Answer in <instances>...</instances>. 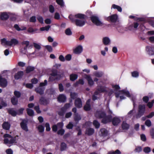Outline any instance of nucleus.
Listing matches in <instances>:
<instances>
[{"instance_id": "1", "label": "nucleus", "mask_w": 154, "mask_h": 154, "mask_svg": "<svg viewBox=\"0 0 154 154\" xmlns=\"http://www.w3.org/2000/svg\"><path fill=\"white\" fill-rule=\"evenodd\" d=\"M3 137L4 138V143L5 144H11L14 143L16 142V137H13L9 134H5L3 136Z\"/></svg>"}, {"instance_id": "2", "label": "nucleus", "mask_w": 154, "mask_h": 154, "mask_svg": "<svg viewBox=\"0 0 154 154\" xmlns=\"http://www.w3.org/2000/svg\"><path fill=\"white\" fill-rule=\"evenodd\" d=\"M145 105H139L138 106V113L136 115L137 119L140 118L143 115L145 111Z\"/></svg>"}, {"instance_id": "3", "label": "nucleus", "mask_w": 154, "mask_h": 154, "mask_svg": "<svg viewBox=\"0 0 154 154\" xmlns=\"http://www.w3.org/2000/svg\"><path fill=\"white\" fill-rule=\"evenodd\" d=\"M90 19L92 22L97 26H102L103 23L100 21L98 17L96 16L90 17Z\"/></svg>"}, {"instance_id": "4", "label": "nucleus", "mask_w": 154, "mask_h": 154, "mask_svg": "<svg viewBox=\"0 0 154 154\" xmlns=\"http://www.w3.org/2000/svg\"><path fill=\"white\" fill-rule=\"evenodd\" d=\"M112 119V115H106L105 114V116L102 118L101 122L103 124H106L111 122Z\"/></svg>"}, {"instance_id": "5", "label": "nucleus", "mask_w": 154, "mask_h": 154, "mask_svg": "<svg viewBox=\"0 0 154 154\" xmlns=\"http://www.w3.org/2000/svg\"><path fill=\"white\" fill-rule=\"evenodd\" d=\"M105 112L101 110H97L95 113V116L97 118L102 119L105 116Z\"/></svg>"}, {"instance_id": "6", "label": "nucleus", "mask_w": 154, "mask_h": 154, "mask_svg": "<svg viewBox=\"0 0 154 154\" xmlns=\"http://www.w3.org/2000/svg\"><path fill=\"white\" fill-rule=\"evenodd\" d=\"M118 19V16L117 14H112L106 18V20L112 23H116Z\"/></svg>"}, {"instance_id": "7", "label": "nucleus", "mask_w": 154, "mask_h": 154, "mask_svg": "<svg viewBox=\"0 0 154 154\" xmlns=\"http://www.w3.org/2000/svg\"><path fill=\"white\" fill-rule=\"evenodd\" d=\"M8 85V82L7 79L3 78L2 76L0 75V86L2 88L6 87Z\"/></svg>"}, {"instance_id": "8", "label": "nucleus", "mask_w": 154, "mask_h": 154, "mask_svg": "<svg viewBox=\"0 0 154 154\" xmlns=\"http://www.w3.org/2000/svg\"><path fill=\"white\" fill-rule=\"evenodd\" d=\"M106 91L105 87L102 86H100L97 88L94 92V94L96 95H98L99 94L103 93Z\"/></svg>"}, {"instance_id": "9", "label": "nucleus", "mask_w": 154, "mask_h": 154, "mask_svg": "<svg viewBox=\"0 0 154 154\" xmlns=\"http://www.w3.org/2000/svg\"><path fill=\"white\" fill-rule=\"evenodd\" d=\"M27 125V121L26 120H23L20 124V126L22 129L26 132L28 131L29 130Z\"/></svg>"}, {"instance_id": "10", "label": "nucleus", "mask_w": 154, "mask_h": 154, "mask_svg": "<svg viewBox=\"0 0 154 154\" xmlns=\"http://www.w3.org/2000/svg\"><path fill=\"white\" fill-rule=\"evenodd\" d=\"M85 22L86 20L77 19L75 20V23L76 26L82 27L85 25Z\"/></svg>"}, {"instance_id": "11", "label": "nucleus", "mask_w": 154, "mask_h": 154, "mask_svg": "<svg viewBox=\"0 0 154 154\" xmlns=\"http://www.w3.org/2000/svg\"><path fill=\"white\" fill-rule=\"evenodd\" d=\"M82 51L83 48L81 45H78L73 50L74 53L76 54H80L82 52Z\"/></svg>"}, {"instance_id": "12", "label": "nucleus", "mask_w": 154, "mask_h": 154, "mask_svg": "<svg viewBox=\"0 0 154 154\" xmlns=\"http://www.w3.org/2000/svg\"><path fill=\"white\" fill-rule=\"evenodd\" d=\"M39 103L41 104L46 105L49 104V100L47 98L42 97L39 100Z\"/></svg>"}, {"instance_id": "13", "label": "nucleus", "mask_w": 154, "mask_h": 154, "mask_svg": "<svg viewBox=\"0 0 154 154\" xmlns=\"http://www.w3.org/2000/svg\"><path fill=\"white\" fill-rule=\"evenodd\" d=\"M9 17V15L6 12L2 13L0 15V20L3 21L7 20Z\"/></svg>"}, {"instance_id": "14", "label": "nucleus", "mask_w": 154, "mask_h": 154, "mask_svg": "<svg viewBox=\"0 0 154 154\" xmlns=\"http://www.w3.org/2000/svg\"><path fill=\"white\" fill-rule=\"evenodd\" d=\"M74 104L75 106L78 108H80L82 106V102L80 98H77L75 100Z\"/></svg>"}, {"instance_id": "15", "label": "nucleus", "mask_w": 154, "mask_h": 154, "mask_svg": "<svg viewBox=\"0 0 154 154\" xmlns=\"http://www.w3.org/2000/svg\"><path fill=\"white\" fill-rule=\"evenodd\" d=\"M111 122L113 125L116 126L120 122L121 120L119 118L117 117H114L113 118L112 117Z\"/></svg>"}, {"instance_id": "16", "label": "nucleus", "mask_w": 154, "mask_h": 154, "mask_svg": "<svg viewBox=\"0 0 154 154\" xmlns=\"http://www.w3.org/2000/svg\"><path fill=\"white\" fill-rule=\"evenodd\" d=\"M57 101L60 103H64L66 100V96L63 94H60L57 97Z\"/></svg>"}, {"instance_id": "17", "label": "nucleus", "mask_w": 154, "mask_h": 154, "mask_svg": "<svg viewBox=\"0 0 154 154\" xmlns=\"http://www.w3.org/2000/svg\"><path fill=\"white\" fill-rule=\"evenodd\" d=\"M90 99H88L86 101L85 104L84 106V109L85 111H89L91 109V106L90 104Z\"/></svg>"}, {"instance_id": "18", "label": "nucleus", "mask_w": 154, "mask_h": 154, "mask_svg": "<svg viewBox=\"0 0 154 154\" xmlns=\"http://www.w3.org/2000/svg\"><path fill=\"white\" fill-rule=\"evenodd\" d=\"M75 18L79 19L86 20V18L87 17L85 14L78 13L75 14L74 16Z\"/></svg>"}, {"instance_id": "19", "label": "nucleus", "mask_w": 154, "mask_h": 154, "mask_svg": "<svg viewBox=\"0 0 154 154\" xmlns=\"http://www.w3.org/2000/svg\"><path fill=\"white\" fill-rule=\"evenodd\" d=\"M8 113L13 117H15L17 115V112L14 110V108H11L7 109Z\"/></svg>"}, {"instance_id": "20", "label": "nucleus", "mask_w": 154, "mask_h": 154, "mask_svg": "<svg viewBox=\"0 0 154 154\" xmlns=\"http://www.w3.org/2000/svg\"><path fill=\"white\" fill-rule=\"evenodd\" d=\"M146 50L147 51L149 54L150 55H154V48L149 46L146 47Z\"/></svg>"}, {"instance_id": "21", "label": "nucleus", "mask_w": 154, "mask_h": 154, "mask_svg": "<svg viewBox=\"0 0 154 154\" xmlns=\"http://www.w3.org/2000/svg\"><path fill=\"white\" fill-rule=\"evenodd\" d=\"M23 74V71H19L14 75V79L16 80H18L22 78Z\"/></svg>"}, {"instance_id": "22", "label": "nucleus", "mask_w": 154, "mask_h": 154, "mask_svg": "<svg viewBox=\"0 0 154 154\" xmlns=\"http://www.w3.org/2000/svg\"><path fill=\"white\" fill-rule=\"evenodd\" d=\"M85 78L87 80L88 84L89 85L92 86L94 85V81L90 75H86Z\"/></svg>"}, {"instance_id": "23", "label": "nucleus", "mask_w": 154, "mask_h": 154, "mask_svg": "<svg viewBox=\"0 0 154 154\" xmlns=\"http://www.w3.org/2000/svg\"><path fill=\"white\" fill-rule=\"evenodd\" d=\"M9 46L12 45H17L19 43L18 41L15 38L11 39L10 41H9Z\"/></svg>"}, {"instance_id": "24", "label": "nucleus", "mask_w": 154, "mask_h": 154, "mask_svg": "<svg viewBox=\"0 0 154 154\" xmlns=\"http://www.w3.org/2000/svg\"><path fill=\"white\" fill-rule=\"evenodd\" d=\"M11 125L8 122H5L2 125L3 128L6 130H8L10 127Z\"/></svg>"}, {"instance_id": "25", "label": "nucleus", "mask_w": 154, "mask_h": 154, "mask_svg": "<svg viewBox=\"0 0 154 154\" xmlns=\"http://www.w3.org/2000/svg\"><path fill=\"white\" fill-rule=\"evenodd\" d=\"M11 102L14 106L17 105L18 103V99L15 96H13L11 99Z\"/></svg>"}, {"instance_id": "26", "label": "nucleus", "mask_w": 154, "mask_h": 154, "mask_svg": "<svg viewBox=\"0 0 154 154\" xmlns=\"http://www.w3.org/2000/svg\"><path fill=\"white\" fill-rule=\"evenodd\" d=\"M94 131V130L92 128H88L86 130L85 134L88 136H91L93 134Z\"/></svg>"}, {"instance_id": "27", "label": "nucleus", "mask_w": 154, "mask_h": 154, "mask_svg": "<svg viewBox=\"0 0 154 154\" xmlns=\"http://www.w3.org/2000/svg\"><path fill=\"white\" fill-rule=\"evenodd\" d=\"M74 119L75 122H78L82 118L78 113H77L74 114Z\"/></svg>"}, {"instance_id": "28", "label": "nucleus", "mask_w": 154, "mask_h": 154, "mask_svg": "<svg viewBox=\"0 0 154 154\" xmlns=\"http://www.w3.org/2000/svg\"><path fill=\"white\" fill-rule=\"evenodd\" d=\"M122 127L123 130H128L129 127V125L125 121H123L122 124Z\"/></svg>"}, {"instance_id": "29", "label": "nucleus", "mask_w": 154, "mask_h": 154, "mask_svg": "<svg viewBox=\"0 0 154 154\" xmlns=\"http://www.w3.org/2000/svg\"><path fill=\"white\" fill-rule=\"evenodd\" d=\"M78 77V75L76 74H71L69 76L70 80L72 81H74L77 79Z\"/></svg>"}, {"instance_id": "30", "label": "nucleus", "mask_w": 154, "mask_h": 154, "mask_svg": "<svg viewBox=\"0 0 154 154\" xmlns=\"http://www.w3.org/2000/svg\"><path fill=\"white\" fill-rule=\"evenodd\" d=\"M100 131L102 136L106 137L107 136L108 132L106 129L104 128H101L100 129Z\"/></svg>"}, {"instance_id": "31", "label": "nucleus", "mask_w": 154, "mask_h": 154, "mask_svg": "<svg viewBox=\"0 0 154 154\" xmlns=\"http://www.w3.org/2000/svg\"><path fill=\"white\" fill-rule=\"evenodd\" d=\"M27 114L30 116H32L34 115V112L33 110L27 108L26 109Z\"/></svg>"}, {"instance_id": "32", "label": "nucleus", "mask_w": 154, "mask_h": 154, "mask_svg": "<svg viewBox=\"0 0 154 154\" xmlns=\"http://www.w3.org/2000/svg\"><path fill=\"white\" fill-rule=\"evenodd\" d=\"M103 42L104 45H107L110 42V40L108 37H106L103 38Z\"/></svg>"}, {"instance_id": "33", "label": "nucleus", "mask_w": 154, "mask_h": 154, "mask_svg": "<svg viewBox=\"0 0 154 154\" xmlns=\"http://www.w3.org/2000/svg\"><path fill=\"white\" fill-rule=\"evenodd\" d=\"M35 67L31 66H28L26 69V72L27 73H29L31 72L34 71L35 69Z\"/></svg>"}, {"instance_id": "34", "label": "nucleus", "mask_w": 154, "mask_h": 154, "mask_svg": "<svg viewBox=\"0 0 154 154\" xmlns=\"http://www.w3.org/2000/svg\"><path fill=\"white\" fill-rule=\"evenodd\" d=\"M121 92V94H125V95L128 97H130L131 95L129 92L128 91H127L125 90H122L119 91Z\"/></svg>"}, {"instance_id": "35", "label": "nucleus", "mask_w": 154, "mask_h": 154, "mask_svg": "<svg viewBox=\"0 0 154 154\" xmlns=\"http://www.w3.org/2000/svg\"><path fill=\"white\" fill-rule=\"evenodd\" d=\"M66 145L65 143L62 142L61 143L60 146V150L63 151L65 150L66 148Z\"/></svg>"}, {"instance_id": "36", "label": "nucleus", "mask_w": 154, "mask_h": 154, "mask_svg": "<svg viewBox=\"0 0 154 154\" xmlns=\"http://www.w3.org/2000/svg\"><path fill=\"white\" fill-rule=\"evenodd\" d=\"M103 73L102 72H96L94 73L95 76L97 77H101L103 75Z\"/></svg>"}, {"instance_id": "37", "label": "nucleus", "mask_w": 154, "mask_h": 154, "mask_svg": "<svg viewBox=\"0 0 154 154\" xmlns=\"http://www.w3.org/2000/svg\"><path fill=\"white\" fill-rule=\"evenodd\" d=\"M112 7L114 9H116L119 12H121L122 11V8L120 6L115 4H113Z\"/></svg>"}, {"instance_id": "38", "label": "nucleus", "mask_w": 154, "mask_h": 154, "mask_svg": "<svg viewBox=\"0 0 154 154\" xmlns=\"http://www.w3.org/2000/svg\"><path fill=\"white\" fill-rule=\"evenodd\" d=\"M1 44L2 45H7L9 46V41L6 40V39L5 38H3L1 40Z\"/></svg>"}, {"instance_id": "39", "label": "nucleus", "mask_w": 154, "mask_h": 154, "mask_svg": "<svg viewBox=\"0 0 154 154\" xmlns=\"http://www.w3.org/2000/svg\"><path fill=\"white\" fill-rule=\"evenodd\" d=\"M14 96L18 99L20 98L21 95L20 92L17 91H15L14 92Z\"/></svg>"}, {"instance_id": "40", "label": "nucleus", "mask_w": 154, "mask_h": 154, "mask_svg": "<svg viewBox=\"0 0 154 154\" xmlns=\"http://www.w3.org/2000/svg\"><path fill=\"white\" fill-rule=\"evenodd\" d=\"M51 28V26L48 25L45 27H42L40 28V30L41 31H48L49 29Z\"/></svg>"}, {"instance_id": "41", "label": "nucleus", "mask_w": 154, "mask_h": 154, "mask_svg": "<svg viewBox=\"0 0 154 154\" xmlns=\"http://www.w3.org/2000/svg\"><path fill=\"white\" fill-rule=\"evenodd\" d=\"M65 132V130L63 128H61V129H60L57 131V133L59 135L63 136Z\"/></svg>"}, {"instance_id": "42", "label": "nucleus", "mask_w": 154, "mask_h": 154, "mask_svg": "<svg viewBox=\"0 0 154 154\" xmlns=\"http://www.w3.org/2000/svg\"><path fill=\"white\" fill-rule=\"evenodd\" d=\"M93 125L96 128H98L100 126V124L97 120H94L93 122Z\"/></svg>"}, {"instance_id": "43", "label": "nucleus", "mask_w": 154, "mask_h": 154, "mask_svg": "<svg viewBox=\"0 0 154 154\" xmlns=\"http://www.w3.org/2000/svg\"><path fill=\"white\" fill-rule=\"evenodd\" d=\"M70 106L71 105L70 103H66L64 105V106L61 108V109L66 111V110L69 109L70 107Z\"/></svg>"}, {"instance_id": "44", "label": "nucleus", "mask_w": 154, "mask_h": 154, "mask_svg": "<svg viewBox=\"0 0 154 154\" xmlns=\"http://www.w3.org/2000/svg\"><path fill=\"white\" fill-rule=\"evenodd\" d=\"M57 3L61 7H63L64 6V2L63 0H56Z\"/></svg>"}, {"instance_id": "45", "label": "nucleus", "mask_w": 154, "mask_h": 154, "mask_svg": "<svg viewBox=\"0 0 154 154\" xmlns=\"http://www.w3.org/2000/svg\"><path fill=\"white\" fill-rule=\"evenodd\" d=\"M142 151V148L141 146H136L134 151L136 152L139 153Z\"/></svg>"}, {"instance_id": "46", "label": "nucleus", "mask_w": 154, "mask_h": 154, "mask_svg": "<svg viewBox=\"0 0 154 154\" xmlns=\"http://www.w3.org/2000/svg\"><path fill=\"white\" fill-rule=\"evenodd\" d=\"M25 109L23 108H21L17 110V115H20L23 114V111Z\"/></svg>"}, {"instance_id": "47", "label": "nucleus", "mask_w": 154, "mask_h": 154, "mask_svg": "<svg viewBox=\"0 0 154 154\" xmlns=\"http://www.w3.org/2000/svg\"><path fill=\"white\" fill-rule=\"evenodd\" d=\"M66 34L67 35H72V32L70 28H68L65 31Z\"/></svg>"}, {"instance_id": "48", "label": "nucleus", "mask_w": 154, "mask_h": 154, "mask_svg": "<svg viewBox=\"0 0 154 154\" xmlns=\"http://www.w3.org/2000/svg\"><path fill=\"white\" fill-rule=\"evenodd\" d=\"M71 98L72 99L76 98L77 96V94L75 92H71L70 94Z\"/></svg>"}, {"instance_id": "49", "label": "nucleus", "mask_w": 154, "mask_h": 154, "mask_svg": "<svg viewBox=\"0 0 154 154\" xmlns=\"http://www.w3.org/2000/svg\"><path fill=\"white\" fill-rule=\"evenodd\" d=\"M151 148L149 147H145L143 149V152L146 153H149L151 151Z\"/></svg>"}, {"instance_id": "50", "label": "nucleus", "mask_w": 154, "mask_h": 154, "mask_svg": "<svg viewBox=\"0 0 154 154\" xmlns=\"http://www.w3.org/2000/svg\"><path fill=\"white\" fill-rule=\"evenodd\" d=\"M52 76L55 77L57 75V71L56 69H54L52 71V73L50 74Z\"/></svg>"}, {"instance_id": "51", "label": "nucleus", "mask_w": 154, "mask_h": 154, "mask_svg": "<svg viewBox=\"0 0 154 154\" xmlns=\"http://www.w3.org/2000/svg\"><path fill=\"white\" fill-rule=\"evenodd\" d=\"M56 125L57 126V128L60 129L63 128L64 126L63 123L62 122H58Z\"/></svg>"}, {"instance_id": "52", "label": "nucleus", "mask_w": 154, "mask_h": 154, "mask_svg": "<svg viewBox=\"0 0 154 154\" xmlns=\"http://www.w3.org/2000/svg\"><path fill=\"white\" fill-rule=\"evenodd\" d=\"M49 9L50 12L51 13H53L54 11V8L52 5H49Z\"/></svg>"}, {"instance_id": "53", "label": "nucleus", "mask_w": 154, "mask_h": 154, "mask_svg": "<svg viewBox=\"0 0 154 154\" xmlns=\"http://www.w3.org/2000/svg\"><path fill=\"white\" fill-rule=\"evenodd\" d=\"M45 126L46 128V131H50L51 129L49 124L48 122L46 123Z\"/></svg>"}, {"instance_id": "54", "label": "nucleus", "mask_w": 154, "mask_h": 154, "mask_svg": "<svg viewBox=\"0 0 154 154\" xmlns=\"http://www.w3.org/2000/svg\"><path fill=\"white\" fill-rule=\"evenodd\" d=\"M45 48L49 52H51L53 51L51 45H47L45 46Z\"/></svg>"}, {"instance_id": "55", "label": "nucleus", "mask_w": 154, "mask_h": 154, "mask_svg": "<svg viewBox=\"0 0 154 154\" xmlns=\"http://www.w3.org/2000/svg\"><path fill=\"white\" fill-rule=\"evenodd\" d=\"M132 76L134 77H138L139 76V72L137 71H134L131 73Z\"/></svg>"}, {"instance_id": "56", "label": "nucleus", "mask_w": 154, "mask_h": 154, "mask_svg": "<svg viewBox=\"0 0 154 154\" xmlns=\"http://www.w3.org/2000/svg\"><path fill=\"white\" fill-rule=\"evenodd\" d=\"M52 131L54 132H56L57 131V126L56 125H54L52 126Z\"/></svg>"}, {"instance_id": "57", "label": "nucleus", "mask_w": 154, "mask_h": 154, "mask_svg": "<svg viewBox=\"0 0 154 154\" xmlns=\"http://www.w3.org/2000/svg\"><path fill=\"white\" fill-rule=\"evenodd\" d=\"M121 152L119 150L117 149L114 152H109L108 154H121Z\"/></svg>"}, {"instance_id": "58", "label": "nucleus", "mask_w": 154, "mask_h": 154, "mask_svg": "<svg viewBox=\"0 0 154 154\" xmlns=\"http://www.w3.org/2000/svg\"><path fill=\"white\" fill-rule=\"evenodd\" d=\"M145 125L148 127H149L151 125V122L149 119L145 121Z\"/></svg>"}, {"instance_id": "59", "label": "nucleus", "mask_w": 154, "mask_h": 154, "mask_svg": "<svg viewBox=\"0 0 154 154\" xmlns=\"http://www.w3.org/2000/svg\"><path fill=\"white\" fill-rule=\"evenodd\" d=\"M47 81L46 80H45L44 82H41L39 84V87H43L47 85Z\"/></svg>"}, {"instance_id": "60", "label": "nucleus", "mask_w": 154, "mask_h": 154, "mask_svg": "<svg viewBox=\"0 0 154 154\" xmlns=\"http://www.w3.org/2000/svg\"><path fill=\"white\" fill-rule=\"evenodd\" d=\"M59 90L60 92H61L63 91L64 88L62 83H60L58 85Z\"/></svg>"}, {"instance_id": "61", "label": "nucleus", "mask_w": 154, "mask_h": 154, "mask_svg": "<svg viewBox=\"0 0 154 154\" xmlns=\"http://www.w3.org/2000/svg\"><path fill=\"white\" fill-rule=\"evenodd\" d=\"M73 127V125L71 122H70L66 126V128L68 129H72Z\"/></svg>"}, {"instance_id": "62", "label": "nucleus", "mask_w": 154, "mask_h": 154, "mask_svg": "<svg viewBox=\"0 0 154 154\" xmlns=\"http://www.w3.org/2000/svg\"><path fill=\"white\" fill-rule=\"evenodd\" d=\"M142 99L143 102L146 103H147L149 101V98L147 96H145L143 97Z\"/></svg>"}, {"instance_id": "63", "label": "nucleus", "mask_w": 154, "mask_h": 154, "mask_svg": "<svg viewBox=\"0 0 154 154\" xmlns=\"http://www.w3.org/2000/svg\"><path fill=\"white\" fill-rule=\"evenodd\" d=\"M58 79L57 77H54V76H50L48 79V81H55L56 80H57Z\"/></svg>"}, {"instance_id": "64", "label": "nucleus", "mask_w": 154, "mask_h": 154, "mask_svg": "<svg viewBox=\"0 0 154 154\" xmlns=\"http://www.w3.org/2000/svg\"><path fill=\"white\" fill-rule=\"evenodd\" d=\"M72 58L71 55L70 54H67L65 57V60L67 61H70Z\"/></svg>"}]
</instances>
